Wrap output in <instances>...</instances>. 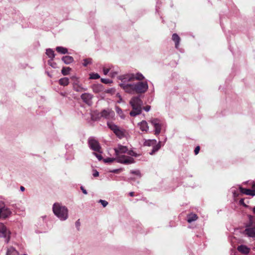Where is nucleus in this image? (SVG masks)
Wrapping results in <instances>:
<instances>
[{
	"label": "nucleus",
	"mask_w": 255,
	"mask_h": 255,
	"mask_svg": "<svg viewBox=\"0 0 255 255\" xmlns=\"http://www.w3.org/2000/svg\"><path fill=\"white\" fill-rule=\"evenodd\" d=\"M117 96L119 97L120 99L119 101H118V103H120L122 100V97L119 94H117Z\"/></svg>",
	"instance_id": "37998d69"
},
{
	"label": "nucleus",
	"mask_w": 255,
	"mask_h": 255,
	"mask_svg": "<svg viewBox=\"0 0 255 255\" xmlns=\"http://www.w3.org/2000/svg\"><path fill=\"white\" fill-rule=\"evenodd\" d=\"M20 188V190L22 191H23L25 189L24 187L23 186H21Z\"/></svg>",
	"instance_id": "c03bdc74"
},
{
	"label": "nucleus",
	"mask_w": 255,
	"mask_h": 255,
	"mask_svg": "<svg viewBox=\"0 0 255 255\" xmlns=\"http://www.w3.org/2000/svg\"><path fill=\"white\" fill-rule=\"evenodd\" d=\"M94 154L97 157L99 160H101L102 159V156L101 154L96 153H94Z\"/></svg>",
	"instance_id": "4c0bfd02"
},
{
	"label": "nucleus",
	"mask_w": 255,
	"mask_h": 255,
	"mask_svg": "<svg viewBox=\"0 0 255 255\" xmlns=\"http://www.w3.org/2000/svg\"><path fill=\"white\" fill-rule=\"evenodd\" d=\"M56 50L58 52H59L61 54H64L68 53L67 49L65 47H61V46L57 47L56 48Z\"/></svg>",
	"instance_id": "393cba45"
},
{
	"label": "nucleus",
	"mask_w": 255,
	"mask_h": 255,
	"mask_svg": "<svg viewBox=\"0 0 255 255\" xmlns=\"http://www.w3.org/2000/svg\"><path fill=\"white\" fill-rule=\"evenodd\" d=\"M143 109L146 111V112H148L150 110V106H145V107L143 108Z\"/></svg>",
	"instance_id": "ea45409f"
},
{
	"label": "nucleus",
	"mask_w": 255,
	"mask_h": 255,
	"mask_svg": "<svg viewBox=\"0 0 255 255\" xmlns=\"http://www.w3.org/2000/svg\"><path fill=\"white\" fill-rule=\"evenodd\" d=\"M116 155L127 154L130 156H136V154L131 150H128L127 146L122 145H118L115 149Z\"/></svg>",
	"instance_id": "423d86ee"
},
{
	"label": "nucleus",
	"mask_w": 255,
	"mask_h": 255,
	"mask_svg": "<svg viewBox=\"0 0 255 255\" xmlns=\"http://www.w3.org/2000/svg\"><path fill=\"white\" fill-rule=\"evenodd\" d=\"M140 129L143 131H147L148 130V126L145 121H142L138 124Z\"/></svg>",
	"instance_id": "a211bd4d"
},
{
	"label": "nucleus",
	"mask_w": 255,
	"mask_h": 255,
	"mask_svg": "<svg viewBox=\"0 0 255 255\" xmlns=\"http://www.w3.org/2000/svg\"><path fill=\"white\" fill-rule=\"evenodd\" d=\"M71 79L73 81V89L74 90L77 92L86 91L87 89L83 88L82 85L80 84L78 77L75 76H73L71 77Z\"/></svg>",
	"instance_id": "9d476101"
},
{
	"label": "nucleus",
	"mask_w": 255,
	"mask_h": 255,
	"mask_svg": "<svg viewBox=\"0 0 255 255\" xmlns=\"http://www.w3.org/2000/svg\"><path fill=\"white\" fill-rule=\"evenodd\" d=\"M199 150H200V147L199 146H197L195 150H194V153L196 155H197V154H198L199 152Z\"/></svg>",
	"instance_id": "58836bf2"
},
{
	"label": "nucleus",
	"mask_w": 255,
	"mask_h": 255,
	"mask_svg": "<svg viewBox=\"0 0 255 255\" xmlns=\"http://www.w3.org/2000/svg\"><path fill=\"white\" fill-rule=\"evenodd\" d=\"M118 74V72H114L113 71V70H111L110 73V76H111L112 77H115L116 75H117Z\"/></svg>",
	"instance_id": "c9c22d12"
},
{
	"label": "nucleus",
	"mask_w": 255,
	"mask_h": 255,
	"mask_svg": "<svg viewBox=\"0 0 255 255\" xmlns=\"http://www.w3.org/2000/svg\"><path fill=\"white\" fill-rule=\"evenodd\" d=\"M108 127L113 131L117 136L120 138H122L124 136V131L120 128L117 126L112 123H108Z\"/></svg>",
	"instance_id": "6e6552de"
},
{
	"label": "nucleus",
	"mask_w": 255,
	"mask_h": 255,
	"mask_svg": "<svg viewBox=\"0 0 255 255\" xmlns=\"http://www.w3.org/2000/svg\"><path fill=\"white\" fill-rule=\"evenodd\" d=\"M150 123L155 128V134L158 135L161 132L162 122L158 119H153L150 120Z\"/></svg>",
	"instance_id": "f8f14e48"
},
{
	"label": "nucleus",
	"mask_w": 255,
	"mask_h": 255,
	"mask_svg": "<svg viewBox=\"0 0 255 255\" xmlns=\"http://www.w3.org/2000/svg\"><path fill=\"white\" fill-rule=\"evenodd\" d=\"M112 70V66H110L109 67H104L103 68V72L104 75H106L108 74L109 72H110Z\"/></svg>",
	"instance_id": "c756f323"
},
{
	"label": "nucleus",
	"mask_w": 255,
	"mask_h": 255,
	"mask_svg": "<svg viewBox=\"0 0 255 255\" xmlns=\"http://www.w3.org/2000/svg\"><path fill=\"white\" fill-rule=\"evenodd\" d=\"M62 59L66 64H69L73 61V58L70 56H63Z\"/></svg>",
	"instance_id": "5701e85b"
},
{
	"label": "nucleus",
	"mask_w": 255,
	"mask_h": 255,
	"mask_svg": "<svg viewBox=\"0 0 255 255\" xmlns=\"http://www.w3.org/2000/svg\"><path fill=\"white\" fill-rule=\"evenodd\" d=\"M93 90L95 93H98L101 91V86L100 85H94L93 86Z\"/></svg>",
	"instance_id": "c85d7f7f"
},
{
	"label": "nucleus",
	"mask_w": 255,
	"mask_h": 255,
	"mask_svg": "<svg viewBox=\"0 0 255 255\" xmlns=\"http://www.w3.org/2000/svg\"><path fill=\"white\" fill-rule=\"evenodd\" d=\"M7 236L6 242L7 243L9 240V231L3 223H0V238H6Z\"/></svg>",
	"instance_id": "ddd939ff"
},
{
	"label": "nucleus",
	"mask_w": 255,
	"mask_h": 255,
	"mask_svg": "<svg viewBox=\"0 0 255 255\" xmlns=\"http://www.w3.org/2000/svg\"><path fill=\"white\" fill-rule=\"evenodd\" d=\"M97 113V111H94L91 113V119L93 121H97L100 119L101 117L110 119L113 118L115 115L114 111L110 109L104 110L100 113H98L97 117H96L95 115Z\"/></svg>",
	"instance_id": "39448f33"
},
{
	"label": "nucleus",
	"mask_w": 255,
	"mask_h": 255,
	"mask_svg": "<svg viewBox=\"0 0 255 255\" xmlns=\"http://www.w3.org/2000/svg\"><path fill=\"white\" fill-rule=\"evenodd\" d=\"M6 255H18L17 251L12 247L7 248Z\"/></svg>",
	"instance_id": "aec40b11"
},
{
	"label": "nucleus",
	"mask_w": 255,
	"mask_h": 255,
	"mask_svg": "<svg viewBox=\"0 0 255 255\" xmlns=\"http://www.w3.org/2000/svg\"><path fill=\"white\" fill-rule=\"evenodd\" d=\"M239 189L241 193L246 195H251L252 196L255 195V184H253L252 189H245L240 187Z\"/></svg>",
	"instance_id": "2eb2a0df"
},
{
	"label": "nucleus",
	"mask_w": 255,
	"mask_h": 255,
	"mask_svg": "<svg viewBox=\"0 0 255 255\" xmlns=\"http://www.w3.org/2000/svg\"><path fill=\"white\" fill-rule=\"evenodd\" d=\"M99 202L103 205V206L104 207H105L107 206V205L108 204V203L107 201H106V200H99Z\"/></svg>",
	"instance_id": "72a5a7b5"
},
{
	"label": "nucleus",
	"mask_w": 255,
	"mask_h": 255,
	"mask_svg": "<svg viewBox=\"0 0 255 255\" xmlns=\"http://www.w3.org/2000/svg\"><path fill=\"white\" fill-rule=\"evenodd\" d=\"M92 60L91 59H85L84 60L83 65L84 66H87L88 64L91 63Z\"/></svg>",
	"instance_id": "2f4dec72"
},
{
	"label": "nucleus",
	"mask_w": 255,
	"mask_h": 255,
	"mask_svg": "<svg viewBox=\"0 0 255 255\" xmlns=\"http://www.w3.org/2000/svg\"><path fill=\"white\" fill-rule=\"evenodd\" d=\"M120 87L127 93L133 94L144 93L147 90L148 85L146 81L138 82L136 83L119 84Z\"/></svg>",
	"instance_id": "f257e3e1"
},
{
	"label": "nucleus",
	"mask_w": 255,
	"mask_h": 255,
	"mask_svg": "<svg viewBox=\"0 0 255 255\" xmlns=\"http://www.w3.org/2000/svg\"><path fill=\"white\" fill-rule=\"evenodd\" d=\"M81 189L82 190L83 193L84 194H87V191L82 186L81 187Z\"/></svg>",
	"instance_id": "79ce46f5"
},
{
	"label": "nucleus",
	"mask_w": 255,
	"mask_h": 255,
	"mask_svg": "<svg viewBox=\"0 0 255 255\" xmlns=\"http://www.w3.org/2000/svg\"><path fill=\"white\" fill-rule=\"evenodd\" d=\"M101 81L102 83H105V84H110L113 82L112 80H111L109 79H104V78L101 79Z\"/></svg>",
	"instance_id": "473e14b6"
},
{
	"label": "nucleus",
	"mask_w": 255,
	"mask_h": 255,
	"mask_svg": "<svg viewBox=\"0 0 255 255\" xmlns=\"http://www.w3.org/2000/svg\"><path fill=\"white\" fill-rule=\"evenodd\" d=\"M115 160H116V159L114 158H107L104 159V162H112L114 161Z\"/></svg>",
	"instance_id": "f704fd0d"
},
{
	"label": "nucleus",
	"mask_w": 255,
	"mask_h": 255,
	"mask_svg": "<svg viewBox=\"0 0 255 255\" xmlns=\"http://www.w3.org/2000/svg\"><path fill=\"white\" fill-rule=\"evenodd\" d=\"M88 142L90 147L92 150L100 152L101 147L97 140L93 138H90L89 139Z\"/></svg>",
	"instance_id": "4468645a"
},
{
	"label": "nucleus",
	"mask_w": 255,
	"mask_h": 255,
	"mask_svg": "<svg viewBox=\"0 0 255 255\" xmlns=\"http://www.w3.org/2000/svg\"><path fill=\"white\" fill-rule=\"evenodd\" d=\"M130 105L132 107V110L129 114L131 116L134 117L139 115L141 112V105L142 102L138 97H134L130 101Z\"/></svg>",
	"instance_id": "7ed1b4c3"
},
{
	"label": "nucleus",
	"mask_w": 255,
	"mask_h": 255,
	"mask_svg": "<svg viewBox=\"0 0 255 255\" xmlns=\"http://www.w3.org/2000/svg\"><path fill=\"white\" fill-rule=\"evenodd\" d=\"M116 111L117 114L121 117L122 119L125 118V116L123 113V111L119 107H116Z\"/></svg>",
	"instance_id": "cd10ccee"
},
{
	"label": "nucleus",
	"mask_w": 255,
	"mask_h": 255,
	"mask_svg": "<svg viewBox=\"0 0 255 255\" xmlns=\"http://www.w3.org/2000/svg\"><path fill=\"white\" fill-rule=\"evenodd\" d=\"M117 171H118V170H115L113 171V172L116 173V172H117Z\"/></svg>",
	"instance_id": "8fccbe9b"
},
{
	"label": "nucleus",
	"mask_w": 255,
	"mask_h": 255,
	"mask_svg": "<svg viewBox=\"0 0 255 255\" xmlns=\"http://www.w3.org/2000/svg\"><path fill=\"white\" fill-rule=\"evenodd\" d=\"M131 156L127 154L116 155V160L117 162L123 164H130L134 162V159Z\"/></svg>",
	"instance_id": "0eeeda50"
},
{
	"label": "nucleus",
	"mask_w": 255,
	"mask_h": 255,
	"mask_svg": "<svg viewBox=\"0 0 255 255\" xmlns=\"http://www.w3.org/2000/svg\"><path fill=\"white\" fill-rule=\"evenodd\" d=\"M71 69L70 67H63L61 70L62 74L64 75H68Z\"/></svg>",
	"instance_id": "bb28decb"
},
{
	"label": "nucleus",
	"mask_w": 255,
	"mask_h": 255,
	"mask_svg": "<svg viewBox=\"0 0 255 255\" xmlns=\"http://www.w3.org/2000/svg\"><path fill=\"white\" fill-rule=\"evenodd\" d=\"M81 98L85 103L89 105L92 104V99L93 96L91 94L89 93H84L82 94Z\"/></svg>",
	"instance_id": "f3484780"
},
{
	"label": "nucleus",
	"mask_w": 255,
	"mask_h": 255,
	"mask_svg": "<svg viewBox=\"0 0 255 255\" xmlns=\"http://www.w3.org/2000/svg\"><path fill=\"white\" fill-rule=\"evenodd\" d=\"M99 172L97 171H95L93 174V175L94 177H98L99 176Z\"/></svg>",
	"instance_id": "a19ab883"
},
{
	"label": "nucleus",
	"mask_w": 255,
	"mask_h": 255,
	"mask_svg": "<svg viewBox=\"0 0 255 255\" xmlns=\"http://www.w3.org/2000/svg\"><path fill=\"white\" fill-rule=\"evenodd\" d=\"M172 39L175 43V47L177 48L180 41L179 36L177 34L174 33L172 35Z\"/></svg>",
	"instance_id": "412c9836"
},
{
	"label": "nucleus",
	"mask_w": 255,
	"mask_h": 255,
	"mask_svg": "<svg viewBox=\"0 0 255 255\" xmlns=\"http://www.w3.org/2000/svg\"><path fill=\"white\" fill-rule=\"evenodd\" d=\"M59 83L63 86H66L69 84V79L67 77L61 78L59 80Z\"/></svg>",
	"instance_id": "4be33fe9"
},
{
	"label": "nucleus",
	"mask_w": 255,
	"mask_h": 255,
	"mask_svg": "<svg viewBox=\"0 0 255 255\" xmlns=\"http://www.w3.org/2000/svg\"><path fill=\"white\" fill-rule=\"evenodd\" d=\"M233 193L234 194V196H236V194H235V193L233 191Z\"/></svg>",
	"instance_id": "3c124183"
},
{
	"label": "nucleus",
	"mask_w": 255,
	"mask_h": 255,
	"mask_svg": "<svg viewBox=\"0 0 255 255\" xmlns=\"http://www.w3.org/2000/svg\"><path fill=\"white\" fill-rule=\"evenodd\" d=\"M197 216L195 214L191 213L187 216V221L188 223H191L197 219Z\"/></svg>",
	"instance_id": "b1692460"
},
{
	"label": "nucleus",
	"mask_w": 255,
	"mask_h": 255,
	"mask_svg": "<svg viewBox=\"0 0 255 255\" xmlns=\"http://www.w3.org/2000/svg\"><path fill=\"white\" fill-rule=\"evenodd\" d=\"M11 212L10 210L6 207L3 202H0V219H5L8 217Z\"/></svg>",
	"instance_id": "9b49d317"
},
{
	"label": "nucleus",
	"mask_w": 255,
	"mask_h": 255,
	"mask_svg": "<svg viewBox=\"0 0 255 255\" xmlns=\"http://www.w3.org/2000/svg\"><path fill=\"white\" fill-rule=\"evenodd\" d=\"M90 76V78L92 79H98L100 78L99 75L97 73H92Z\"/></svg>",
	"instance_id": "7c9ffc66"
},
{
	"label": "nucleus",
	"mask_w": 255,
	"mask_h": 255,
	"mask_svg": "<svg viewBox=\"0 0 255 255\" xmlns=\"http://www.w3.org/2000/svg\"><path fill=\"white\" fill-rule=\"evenodd\" d=\"M111 91H112V90H108L107 91V93H110V92H111Z\"/></svg>",
	"instance_id": "de8ad7c7"
},
{
	"label": "nucleus",
	"mask_w": 255,
	"mask_h": 255,
	"mask_svg": "<svg viewBox=\"0 0 255 255\" xmlns=\"http://www.w3.org/2000/svg\"><path fill=\"white\" fill-rule=\"evenodd\" d=\"M238 250L241 253L248 254L250 251V248L245 245H241L238 247Z\"/></svg>",
	"instance_id": "6ab92c4d"
},
{
	"label": "nucleus",
	"mask_w": 255,
	"mask_h": 255,
	"mask_svg": "<svg viewBox=\"0 0 255 255\" xmlns=\"http://www.w3.org/2000/svg\"><path fill=\"white\" fill-rule=\"evenodd\" d=\"M46 54L47 55V56L53 59L55 57V54L54 51L51 49H48L46 50Z\"/></svg>",
	"instance_id": "a878e982"
},
{
	"label": "nucleus",
	"mask_w": 255,
	"mask_h": 255,
	"mask_svg": "<svg viewBox=\"0 0 255 255\" xmlns=\"http://www.w3.org/2000/svg\"><path fill=\"white\" fill-rule=\"evenodd\" d=\"M130 172L132 174H135V175H137L140 176V172L138 170H135V171L132 170V171H131Z\"/></svg>",
	"instance_id": "e433bc0d"
},
{
	"label": "nucleus",
	"mask_w": 255,
	"mask_h": 255,
	"mask_svg": "<svg viewBox=\"0 0 255 255\" xmlns=\"http://www.w3.org/2000/svg\"><path fill=\"white\" fill-rule=\"evenodd\" d=\"M253 211L255 214V206L253 208Z\"/></svg>",
	"instance_id": "49530a36"
},
{
	"label": "nucleus",
	"mask_w": 255,
	"mask_h": 255,
	"mask_svg": "<svg viewBox=\"0 0 255 255\" xmlns=\"http://www.w3.org/2000/svg\"><path fill=\"white\" fill-rule=\"evenodd\" d=\"M156 140L155 139H148L146 140L144 142V145L146 146H151L154 145V146L153 147L152 151L150 153V154H153L155 152L158 150L160 147V141L159 142V143L157 144H156Z\"/></svg>",
	"instance_id": "1a4fd4ad"
},
{
	"label": "nucleus",
	"mask_w": 255,
	"mask_h": 255,
	"mask_svg": "<svg viewBox=\"0 0 255 255\" xmlns=\"http://www.w3.org/2000/svg\"><path fill=\"white\" fill-rule=\"evenodd\" d=\"M98 113H100L97 111V113L96 115H95L96 117H97V116L98 115Z\"/></svg>",
	"instance_id": "09e8293b"
},
{
	"label": "nucleus",
	"mask_w": 255,
	"mask_h": 255,
	"mask_svg": "<svg viewBox=\"0 0 255 255\" xmlns=\"http://www.w3.org/2000/svg\"><path fill=\"white\" fill-rule=\"evenodd\" d=\"M245 234L250 237H255V226L251 225L247 227L245 231Z\"/></svg>",
	"instance_id": "dca6fc26"
},
{
	"label": "nucleus",
	"mask_w": 255,
	"mask_h": 255,
	"mask_svg": "<svg viewBox=\"0 0 255 255\" xmlns=\"http://www.w3.org/2000/svg\"><path fill=\"white\" fill-rule=\"evenodd\" d=\"M52 210L54 214L61 221L66 220L69 217L68 209L59 203H55L53 205Z\"/></svg>",
	"instance_id": "f03ea898"
},
{
	"label": "nucleus",
	"mask_w": 255,
	"mask_h": 255,
	"mask_svg": "<svg viewBox=\"0 0 255 255\" xmlns=\"http://www.w3.org/2000/svg\"><path fill=\"white\" fill-rule=\"evenodd\" d=\"M133 194H134V193H133V192H130V193H129V195H130V196H133Z\"/></svg>",
	"instance_id": "a18cd8bd"
},
{
	"label": "nucleus",
	"mask_w": 255,
	"mask_h": 255,
	"mask_svg": "<svg viewBox=\"0 0 255 255\" xmlns=\"http://www.w3.org/2000/svg\"><path fill=\"white\" fill-rule=\"evenodd\" d=\"M144 79V77L140 73L136 74H129L120 77L119 79L121 82L120 84L131 83L133 80L141 81Z\"/></svg>",
	"instance_id": "20e7f679"
}]
</instances>
